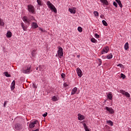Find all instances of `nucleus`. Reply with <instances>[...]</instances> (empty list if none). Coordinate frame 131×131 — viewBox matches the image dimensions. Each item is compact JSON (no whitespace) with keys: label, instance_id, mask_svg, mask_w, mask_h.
<instances>
[{"label":"nucleus","instance_id":"1","mask_svg":"<svg viewBox=\"0 0 131 131\" xmlns=\"http://www.w3.org/2000/svg\"><path fill=\"white\" fill-rule=\"evenodd\" d=\"M47 5L48 8L51 10V11H53V12H54V13L56 14L57 9L56 8V7H55V6H54V5H53V4L51 3L50 1H48L47 3Z\"/></svg>","mask_w":131,"mask_h":131},{"label":"nucleus","instance_id":"2","mask_svg":"<svg viewBox=\"0 0 131 131\" xmlns=\"http://www.w3.org/2000/svg\"><path fill=\"white\" fill-rule=\"evenodd\" d=\"M28 10L29 13H31L32 14H34V7L32 5H28Z\"/></svg>","mask_w":131,"mask_h":131},{"label":"nucleus","instance_id":"3","mask_svg":"<svg viewBox=\"0 0 131 131\" xmlns=\"http://www.w3.org/2000/svg\"><path fill=\"white\" fill-rule=\"evenodd\" d=\"M58 56L61 58V57H63V48L62 47L58 48Z\"/></svg>","mask_w":131,"mask_h":131},{"label":"nucleus","instance_id":"4","mask_svg":"<svg viewBox=\"0 0 131 131\" xmlns=\"http://www.w3.org/2000/svg\"><path fill=\"white\" fill-rule=\"evenodd\" d=\"M120 93L122 94V95H124V96H125L126 97H127V98H129V97H130V95L128 94V93L127 92H125V91L120 90Z\"/></svg>","mask_w":131,"mask_h":131},{"label":"nucleus","instance_id":"5","mask_svg":"<svg viewBox=\"0 0 131 131\" xmlns=\"http://www.w3.org/2000/svg\"><path fill=\"white\" fill-rule=\"evenodd\" d=\"M108 52H109V47H106L102 49L101 51V54L102 55H103V54H107Z\"/></svg>","mask_w":131,"mask_h":131},{"label":"nucleus","instance_id":"6","mask_svg":"<svg viewBox=\"0 0 131 131\" xmlns=\"http://www.w3.org/2000/svg\"><path fill=\"white\" fill-rule=\"evenodd\" d=\"M77 73L79 77H81V76H82V72L81 71V70L79 69V68L77 69Z\"/></svg>","mask_w":131,"mask_h":131},{"label":"nucleus","instance_id":"7","mask_svg":"<svg viewBox=\"0 0 131 131\" xmlns=\"http://www.w3.org/2000/svg\"><path fill=\"white\" fill-rule=\"evenodd\" d=\"M15 128L16 130H21L22 129V126H21V124L17 123L15 124Z\"/></svg>","mask_w":131,"mask_h":131},{"label":"nucleus","instance_id":"8","mask_svg":"<svg viewBox=\"0 0 131 131\" xmlns=\"http://www.w3.org/2000/svg\"><path fill=\"white\" fill-rule=\"evenodd\" d=\"M105 109L108 111L111 114H113L114 113V110L111 107H105Z\"/></svg>","mask_w":131,"mask_h":131},{"label":"nucleus","instance_id":"9","mask_svg":"<svg viewBox=\"0 0 131 131\" xmlns=\"http://www.w3.org/2000/svg\"><path fill=\"white\" fill-rule=\"evenodd\" d=\"M69 11L71 14H75L76 13V8H69Z\"/></svg>","mask_w":131,"mask_h":131},{"label":"nucleus","instance_id":"10","mask_svg":"<svg viewBox=\"0 0 131 131\" xmlns=\"http://www.w3.org/2000/svg\"><path fill=\"white\" fill-rule=\"evenodd\" d=\"M78 119L79 120H83V119H84V116L80 114H78Z\"/></svg>","mask_w":131,"mask_h":131},{"label":"nucleus","instance_id":"11","mask_svg":"<svg viewBox=\"0 0 131 131\" xmlns=\"http://www.w3.org/2000/svg\"><path fill=\"white\" fill-rule=\"evenodd\" d=\"M15 84H16V81H15V80H13L11 83V91H13V90L15 89Z\"/></svg>","mask_w":131,"mask_h":131},{"label":"nucleus","instance_id":"12","mask_svg":"<svg viewBox=\"0 0 131 131\" xmlns=\"http://www.w3.org/2000/svg\"><path fill=\"white\" fill-rule=\"evenodd\" d=\"M101 3H102L103 5H105L106 6H108L109 5V3L107 0H100Z\"/></svg>","mask_w":131,"mask_h":131},{"label":"nucleus","instance_id":"13","mask_svg":"<svg viewBox=\"0 0 131 131\" xmlns=\"http://www.w3.org/2000/svg\"><path fill=\"white\" fill-rule=\"evenodd\" d=\"M23 21H24V22H26L27 23H28L29 24V23H30V21L29 20V19H28L27 17L26 16H24Z\"/></svg>","mask_w":131,"mask_h":131},{"label":"nucleus","instance_id":"14","mask_svg":"<svg viewBox=\"0 0 131 131\" xmlns=\"http://www.w3.org/2000/svg\"><path fill=\"white\" fill-rule=\"evenodd\" d=\"M32 27H33V28H34V29L37 28V27H38V25H37V23L33 22L32 24Z\"/></svg>","mask_w":131,"mask_h":131},{"label":"nucleus","instance_id":"15","mask_svg":"<svg viewBox=\"0 0 131 131\" xmlns=\"http://www.w3.org/2000/svg\"><path fill=\"white\" fill-rule=\"evenodd\" d=\"M30 67L28 68L26 70L23 71V73H25L26 74L27 73H29L30 72Z\"/></svg>","mask_w":131,"mask_h":131},{"label":"nucleus","instance_id":"16","mask_svg":"<svg viewBox=\"0 0 131 131\" xmlns=\"http://www.w3.org/2000/svg\"><path fill=\"white\" fill-rule=\"evenodd\" d=\"M76 92H77V88L76 87H75L72 90L71 95H74V94H75V93H76Z\"/></svg>","mask_w":131,"mask_h":131},{"label":"nucleus","instance_id":"17","mask_svg":"<svg viewBox=\"0 0 131 131\" xmlns=\"http://www.w3.org/2000/svg\"><path fill=\"white\" fill-rule=\"evenodd\" d=\"M116 2L118 4L120 8H122V4H121V1H120V0H116Z\"/></svg>","mask_w":131,"mask_h":131},{"label":"nucleus","instance_id":"18","mask_svg":"<svg viewBox=\"0 0 131 131\" xmlns=\"http://www.w3.org/2000/svg\"><path fill=\"white\" fill-rule=\"evenodd\" d=\"M21 27H22L23 30L24 31H26V29H27V28L26 27H25V26L24 25V23H21Z\"/></svg>","mask_w":131,"mask_h":131},{"label":"nucleus","instance_id":"19","mask_svg":"<svg viewBox=\"0 0 131 131\" xmlns=\"http://www.w3.org/2000/svg\"><path fill=\"white\" fill-rule=\"evenodd\" d=\"M83 125L85 131H91L90 130V129H89V128L88 127V126H86V124L83 123Z\"/></svg>","mask_w":131,"mask_h":131},{"label":"nucleus","instance_id":"20","mask_svg":"<svg viewBox=\"0 0 131 131\" xmlns=\"http://www.w3.org/2000/svg\"><path fill=\"white\" fill-rule=\"evenodd\" d=\"M6 36L7 37H12V32L11 31H8Z\"/></svg>","mask_w":131,"mask_h":131},{"label":"nucleus","instance_id":"21","mask_svg":"<svg viewBox=\"0 0 131 131\" xmlns=\"http://www.w3.org/2000/svg\"><path fill=\"white\" fill-rule=\"evenodd\" d=\"M35 52H36V50H33L31 52L32 56L33 57V58H34L35 57V55H36Z\"/></svg>","mask_w":131,"mask_h":131},{"label":"nucleus","instance_id":"22","mask_svg":"<svg viewBox=\"0 0 131 131\" xmlns=\"http://www.w3.org/2000/svg\"><path fill=\"white\" fill-rule=\"evenodd\" d=\"M4 74H5V76H6V77H11V74H9L8 72H5L4 73Z\"/></svg>","mask_w":131,"mask_h":131},{"label":"nucleus","instance_id":"23","mask_svg":"<svg viewBox=\"0 0 131 131\" xmlns=\"http://www.w3.org/2000/svg\"><path fill=\"white\" fill-rule=\"evenodd\" d=\"M128 42H126L124 45V49L126 51H127L128 50Z\"/></svg>","mask_w":131,"mask_h":131},{"label":"nucleus","instance_id":"24","mask_svg":"<svg viewBox=\"0 0 131 131\" xmlns=\"http://www.w3.org/2000/svg\"><path fill=\"white\" fill-rule=\"evenodd\" d=\"M107 98H108V99H109L110 100H112V98H113L112 94H111V93L108 94H107Z\"/></svg>","mask_w":131,"mask_h":131},{"label":"nucleus","instance_id":"25","mask_svg":"<svg viewBox=\"0 0 131 131\" xmlns=\"http://www.w3.org/2000/svg\"><path fill=\"white\" fill-rule=\"evenodd\" d=\"M5 25V23L4 20L0 18V26H4Z\"/></svg>","mask_w":131,"mask_h":131},{"label":"nucleus","instance_id":"26","mask_svg":"<svg viewBox=\"0 0 131 131\" xmlns=\"http://www.w3.org/2000/svg\"><path fill=\"white\" fill-rule=\"evenodd\" d=\"M113 57V55L111 53L107 56V58L108 59V60H110V59H112Z\"/></svg>","mask_w":131,"mask_h":131},{"label":"nucleus","instance_id":"27","mask_svg":"<svg viewBox=\"0 0 131 131\" xmlns=\"http://www.w3.org/2000/svg\"><path fill=\"white\" fill-rule=\"evenodd\" d=\"M29 126L30 128H33V127L35 126V125H34V124H33L32 122H31L30 124H29Z\"/></svg>","mask_w":131,"mask_h":131},{"label":"nucleus","instance_id":"28","mask_svg":"<svg viewBox=\"0 0 131 131\" xmlns=\"http://www.w3.org/2000/svg\"><path fill=\"white\" fill-rule=\"evenodd\" d=\"M52 100L53 101V102H56V101H58V98L56 96H53L52 98Z\"/></svg>","mask_w":131,"mask_h":131},{"label":"nucleus","instance_id":"29","mask_svg":"<svg viewBox=\"0 0 131 131\" xmlns=\"http://www.w3.org/2000/svg\"><path fill=\"white\" fill-rule=\"evenodd\" d=\"M102 24H103V25L104 26H108V24L107 23V22L105 20H102Z\"/></svg>","mask_w":131,"mask_h":131},{"label":"nucleus","instance_id":"30","mask_svg":"<svg viewBox=\"0 0 131 131\" xmlns=\"http://www.w3.org/2000/svg\"><path fill=\"white\" fill-rule=\"evenodd\" d=\"M107 123H109L111 125V126H113V122H112V121H111V120H108V121H107V122H106Z\"/></svg>","mask_w":131,"mask_h":131},{"label":"nucleus","instance_id":"31","mask_svg":"<svg viewBox=\"0 0 131 131\" xmlns=\"http://www.w3.org/2000/svg\"><path fill=\"white\" fill-rule=\"evenodd\" d=\"M37 3L39 6H42V4H41V1L40 0H37Z\"/></svg>","mask_w":131,"mask_h":131},{"label":"nucleus","instance_id":"32","mask_svg":"<svg viewBox=\"0 0 131 131\" xmlns=\"http://www.w3.org/2000/svg\"><path fill=\"white\" fill-rule=\"evenodd\" d=\"M97 60L99 62V63L98 64V66H101V65L102 64V60L101 59H99V58H98Z\"/></svg>","mask_w":131,"mask_h":131},{"label":"nucleus","instance_id":"33","mask_svg":"<svg viewBox=\"0 0 131 131\" xmlns=\"http://www.w3.org/2000/svg\"><path fill=\"white\" fill-rule=\"evenodd\" d=\"M78 31L79 32H82V28H81V27H78Z\"/></svg>","mask_w":131,"mask_h":131},{"label":"nucleus","instance_id":"34","mask_svg":"<svg viewBox=\"0 0 131 131\" xmlns=\"http://www.w3.org/2000/svg\"><path fill=\"white\" fill-rule=\"evenodd\" d=\"M91 41H92V42L96 43V42H97V40H96V39H95V38H92Z\"/></svg>","mask_w":131,"mask_h":131},{"label":"nucleus","instance_id":"35","mask_svg":"<svg viewBox=\"0 0 131 131\" xmlns=\"http://www.w3.org/2000/svg\"><path fill=\"white\" fill-rule=\"evenodd\" d=\"M32 123L34 124V125H35L37 123H38V121L37 120H35L33 122H32Z\"/></svg>","mask_w":131,"mask_h":131},{"label":"nucleus","instance_id":"36","mask_svg":"<svg viewBox=\"0 0 131 131\" xmlns=\"http://www.w3.org/2000/svg\"><path fill=\"white\" fill-rule=\"evenodd\" d=\"M29 20L30 22V21H31L32 20H34V17H33L32 16H30L29 18Z\"/></svg>","mask_w":131,"mask_h":131},{"label":"nucleus","instance_id":"37","mask_svg":"<svg viewBox=\"0 0 131 131\" xmlns=\"http://www.w3.org/2000/svg\"><path fill=\"white\" fill-rule=\"evenodd\" d=\"M121 77H122L123 79H124V78H125L126 76H125V75L123 74H121Z\"/></svg>","mask_w":131,"mask_h":131},{"label":"nucleus","instance_id":"38","mask_svg":"<svg viewBox=\"0 0 131 131\" xmlns=\"http://www.w3.org/2000/svg\"><path fill=\"white\" fill-rule=\"evenodd\" d=\"M94 14L95 16H99V12L98 11H94Z\"/></svg>","mask_w":131,"mask_h":131},{"label":"nucleus","instance_id":"39","mask_svg":"<svg viewBox=\"0 0 131 131\" xmlns=\"http://www.w3.org/2000/svg\"><path fill=\"white\" fill-rule=\"evenodd\" d=\"M113 5H114V6H115V7H116V8H117V7H118V5L117 4V3L116 2H114Z\"/></svg>","mask_w":131,"mask_h":131},{"label":"nucleus","instance_id":"40","mask_svg":"<svg viewBox=\"0 0 131 131\" xmlns=\"http://www.w3.org/2000/svg\"><path fill=\"white\" fill-rule=\"evenodd\" d=\"M95 37H96V38H99L100 35H98V34L96 33L95 34Z\"/></svg>","mask_w":131,"mask_h":131},{"label":"nucleus","instance_id":"41","mask_svg":"<svg viewBox=\"0 0 131 131\" xmlns=\"http://www.w3.org/2000/svg\"><path fill=\"white\" fill-rule=\"evenodd\" d=\"M43 117H47L48 116V113H46L42 115Z\"/></svg>","mask_w":131,"mask_h":131},{"label":"nucleus","instance_id":"42","mask_svg":"<svg viewBox=\"0 0 131 131\" xmlns=\"http://www.w3.org/2000/svg\"><path fill=\"white\" fill-rule=\"evenodd\" d=\"M61 77H62V78H64L65 77V76H66V75H65V74L62 73L61 74Z\"/></svg>","mask_w":131,"mask_h":131},{"label":"nucleus","instance_id":"43","mask_svg":"<svg viewBox=\"0 0 131 131\" xmlns=\"http://www.w3.org/2000/svg\"><path fill=\"white\" fill-rule=\"evenodd\" d=\"M33 88H34V89H37V86H36V85H35V84L33 83V85H32Z\"/></svg>","mask_w":131,"mask_h":131},{"label":"nucleus","instance_id":"44","mask_svg":"<svg viewBox=\"0 0 131 131\" xmlns=\"http://www.w3.org/2000/svg\"><path fill=\"white\" fill-rule=\"evenodd\" d=\"M38 67L39 71H41V70H42V67H41L40 66H38Z\"/></svg>","mask_w":131,"mask_h":131},{"label":"nucleus","instance_id":"45","mask_svg":"<svg viewBox=\"0 0 131 131\" xmlns=\"http://www.w3.org/2000/svg\"><path fill=\"white\" fill-rule=\"evenodd\" d=\"M63 86H64V88H67V86H68V84H67L66 83H64Z\"/></svg>","mask_w":131,"mask_h":131},{"label":"nucleus","instance_id":"46","mask_svg":"<svg viewBox=\"0 0 131 131\" xmlns=\"http://www.w3.org/2000/svg\"><path fill=\"white\" fill-rule=\"evenodd\" d=\"M117 66H119L121 68L123 67V65H122V64H119Z\"/></svg>","mask_w":131,"mask_h":131},{"label":"nucleus","instance_id":"47","mask_svg":"<svg viewBox=\"0 0 131 131\" xmlns=\"http://www.w3.org/2000/svg\"><path fill=\"white\" fill-rule=\"evenodd\" d=\"M7 103H8V101H5L4 104V107H6V105H7Z\"/></svg>","mask_w":131,"mask_h":131},{"label":"nucleus","instance_id":"48","mask_svg":"<svg viewBox=\"0 0 131 131\" xmlns=\"http://www.w3.org/2000/svg\"><path fill=\"white\" fill-rule=\"evenodd\" d=\"M39 30H41V31L42 32H45V31H43V30H42V29L39 28Z\"/></svg>","mask_w":131,"mask_h":131},{"label":"nucleus","instance_id":"49","mask_svg":"<svg viewBox=\"0 0 131 131\" xmlns=\"http://www.w3.org/2000/svg\"><path fill=\"white\" fill-rule=\"evenodd\" d=\"M39 129L38 128L36 129L35 130H33V131H39Z\"/></svg>","mask_w":131,"mask_h":131},{"label":"nucleus","instance_id":"50","mask_svg":"<svg viewBox=\"0 0 131 131\" xmlns=\"http://www.w3.org/2000/svg\"><path fill=\"white\" fill-rule=\"evenodd\" d=\"M38 68H39V67H37L36 70H38Z\"/></svg>","mask_w":131,"mask_h":131},{"label":"nucleus","instance_id":"51","mask_svg":"<svg viewBox=\"0 0 131 131\" xmlns=\"http://www.w3.org/2000/svg\"><path fill=\"white\" fill-rule=\"evenodd\" d=\"M77 57L78 58H79V57H80V55H78L77 56Z\"/></svg>","mask_w":131,"mask_h":131},{"label":"nucleus","instance_id":"52","mask_svg":"<svg viewBox=\"0 0 131 131\" xmlns=\"http://www.w3.org/2000/svg\"><path fill=\"white\" fill-rule=\"evenodd\" d=\"M38 124H39V123L38 122Z\"/></svg>","mask_w":131,"mask_h":131},{"label":"nucleus","instance_id":"53","mask_svg":"<svg viewBox=\"0 0 131 131\" xmlns=\"http://www.w3.org/2000/svg\"><path fill=\"white\" fill-rule=\"evenodd\" d=\"M3 49H5V48L3 47Z\"/></svg>","mask_w":131,"mask_h":131}]
</instances>
